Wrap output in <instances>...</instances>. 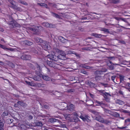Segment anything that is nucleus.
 <instances>
[{"instance_id":"nucleus-20","label":"nucleus","mask_w":130,"mask_h":130,"mask_svg":"<svg viewBox=\"0 0 130 130\" xmlns=\"http://www.w3.org/2000/svg\"><path fill=\"white\" fill-rule=\"evenodd\" d=\"M95 102L97 104L100 105L102 108H103V106H105L106 105V104L105 103L102 101L100 102L97 100H96Z\"/></svg>"},{"instance_id":"nucleus-38","label":"nucleus","mask_w":130,"mask_h":130,"mask_svg":"<svg viewBox=\"0 0 130 130\" xmlns=\"http://www.w3.org/2000/svg\"><path fill=\"white\" fill-rule=\"evenodd\" d=\"M88 84L91 87L94 86V84L91 82H88Z\"/></svg>"},{"instance_id":"nucleus-1","label":"nucleus","mask_w":130,"mask_h":130,"mask_svg":"<svg viewBox=\"0 0 130 130\" xmlns=\"http://www.w3.org/2000/svg\"><path fill=\"white\" fill-rule=\"evenodd\" d=\"M45 59H47L46 61L48 65L54 69H58L59 66H61L62 65V63L60 62L55 63L51 61H57L58 59V57L55 55L52 54L47 55L45 57Z\"/></svg>"},{"instance_id":"nucleus-29","label":"nucleus","mask_w":130,"mask_h":130,"mask_svg":"<svg viewBox=\"0 0 130 130\" xmlns=\"http://www.w3.org/2000/svg\"><path fill=\"white\" fill-rule=\"evenodd\" d=\"M68 105L66 103L63 102L61 103V106L62 107L64 108L63 109H65L66 107H67Z\"/></svg>"},{"instance_id":"nucleus-33","label":"nucleus","mask_w":130,"mask_h":130,"mask_svg":"<svg viewBox=\"0 0 130 130\" xmlns=\"http://www.w3.org/2000/svg\"><path fill=\"white\" fill-rule=\"evenodd\" d=\"M53 16L57 18L60 19V16L58 14L54 13H52Z\"/></svg>"},{"instance_id":"nucleus-39","label":"nucleus","mask_w":130,"mask_h":130,"mask_svg":"<svg viewBox=\"0 0 130 130\" xmlns=\"http://www.w3.org/2000/svg\"><path fill=\"white\" fill-rule=\"evenodd\" d=\"M82 65L83 67L85 69H89L90 67H89L88 66L85 64H82Z\"/></svg>"},{"instance_id":"nucleus-57","label":"nucleus","mask_w":130,"mask_h":130,"mask_svg":"<svg viewBox=\"0 0 130 130\" xmlns=\"http://www.w3.org/2000/svg\"><path fill=\"white\" fill-rule=\"evenodd\" d=\"M102 31H103L104 32H106V28H102L101 30Z\"/></svg>"},{"instance_id":"nucleus-55","label":"nucleus","mask_w":130,"mask_h":130,"mask_svg":"<svg viewBox=\"0 0 130 130\" xmlns=\"http://www.w3.org/2000/svg\"><path fill=\"white\" fill-rule=\"evenodd\" d=\"M120 20H122V21L125 22H126V20H125V19H123V18H120Z\"/></svg>"},{"instance_id":"nucleus-19","label":"nucleus","mask_w":130,"mask_h":130,"mask_svg":"<svg viewBox=\"0 0 130 130\" xmlns=\"http://www.w3.org/2000/svg\"><path fill=\"white\" fill-rule=\"evenodd\" d=\"M17 103L21 106L24 108L26 107H27V104L26 103H23L22 102L18 101V102Z\"/></svg>"},{"instance_id":"nucleus-28","label":"nucleus","mask_w":130,"mask_h":130,"mask_svg":"<svg viewBox=\"0 0 130 130\" xmlns=\"http://www.w3.org/2000/svg\"><path fill=\"white\" fill-rule=\"evenodd\" d=\"M42 78L44 80H45L46 81H48L50 79V78L49 77L46 76H43L42 75Z\"/></svg>"},{"instance_id":"nucleus-43","label":"nucleus","mask_w":130,"mask_h":130,"mask_svg":"<svg viewBox=\"0 0 130 130\" xmlns=\"http://www.w3.org/2000/svg\"><path fill=\"white\" fill-rule=\"evenodd\" d=\"M68 92H73L74 91V90L73 89H68L67 90Z\"/></svg>"},{"instance_id":"nucleus-46","label":"nucleus","mask_w":130,"mask_h":130,"mask_svg":"<svg viewBox=\"0 0 130 130\" xmlns=\"http://www.w3.org/2000/svg\"><path fill=\"white\" fill-rule=\"evenodd\" d=\"M127 122H128L130 123V118H128L125 120V123H126Z\"/></svg>"},{"instance_id":"nucleus-63","label":"nucleus","mask_w":130,"mask_h":130,"mask_svg":"<svg viewBox=\"0 0 130 130\" xmlns=\"http://www.w3.org/2000/svg\"><path fill=\"white\" fill-rule=\"evenodd\" d=\"M1 41H3L5 42V41L4 39L3 38H2L1 39Z\"/></svg>"},{"instance_id":"nucleus-12","label":"nucleus","mask_w":130,"mask_h":130,"mask_svg":"<svg viewBox=\"0 0 130 130\" xmlns=\"http://www.w3.org/2000/svg\"><path fill=\"white\" fill-rule=\"evenodd\" d=\"M21 58L22 59L25 60H28L30 59L31 57L29 55L24 54L22 55Z\"/></svg>"},{"instance_id":"nucleus-27","label":"nucleus","mask_w":130,"mask_h":130,"mask_svg":"<svg viewBox=\"0 0 130 130\" xmlns=\"http://www.w3.org/2000/svg\"><path fill=\"white\" fill-rule=\"evenodd\" d=\"M36 125L37 126H39L41 127L43 124L41 122H36L35 123Z\"/></svg>"},{"instance_id":"nucleus-36","label":"nucleus","mask_w":130,"mask_h":130,"mask_svg":"<svg viewBox=\"0 0 130 130\" xmlns=\"http://www.w3.org/2000/svg\"><path fill=\"white\" fill-rule=\"evenodd\" d=\"M80 121L79 119L77 117H75L74 118V121L75 122H77Z\"/></svg>"},{"instance_id":"nucleus-49","label":"nucleus","mask_w":130,"mask_h":130,"mask_svg":"<svg viewBox=\"0 0 130 130\" xmlns=\"http://www.w3.org/2000/svg\"><path fill=\"white\" fill-rule=\"evenodd\" d=\"M89 95H90V96L91 98H94V95H93V94H92L90 93H89Z\"/></svg>"},{"instance_id":"nucleus-56","label":"nucleus","mask_w":130,"mask_h":130,"mask_svg":"<svg viewBox=\"0 0 130 130\" xmlns=\"http://www.w3.org/2000/svg\"><path fill=\"white\" fill-rule=\"evenodd\" d=\"M92 112L95 114H97V112L95 111H92Z\"/></svg>"},{"instance_id":"nucleus-35","label":"nucleus","mask_w":130,"mask_h":130,"mask_svg":"<svg viewBox=\"0 0 130 130\" xmlns=\"http://www.w3.org/2000/svg\"><path fill=\"white\" fill-rule=\"evenodd\" d=\"M106 100L107 99H109V97H110L111 96V95L110 94H109L108 93H107L106 92ZM107 101V100H106V101Z\"/></svg>"},{"instance_id":"nucleus-61","label":"nucleus","mask_w":130,"mask_h":130,"mask_svg":"<svg viewBox=\"0 0 130 130\" xmlns=\"http://www.w3.org/2000/svg\"><path fill=\"white\" fill-rule=\"evenodd\" d=\"M4 63L2 61H0V64L1 65H3Z\"/></svg>"},{"instance_id":"nucleus-11","label":"nucleus","mask_w":130,"mask_h":130,"mask_svg":"<svg viewBox=\"0 0 130 130\" xmlns=\"http://www.w3.org/2000/svg\"><path fill=\"white\" fill-rule=\"evenodd\" d=\"M75 106L72 104H71L69 105H67V109L71 111H73L74 110Z\"/></svg>"},{"instance_id":"nucleus-58","label":"nucleus","mask_w":130,"mask_h":130,"mask_svg":"<svg viewBox=\"0 0 130 130\" xmlns=\"http://www.w3.org/2000/svg\"><path fill=\"white\" fill-rule=\"evenodd\" d=\"M115 19L117 20H120V18H118L117 17H115Z\"/></svg>"},{"instance_id":"nucleus-47","label":"nucleus","mask_w":130,"mask_h":130,"mask_svg":"<svg viewBox=\"0 0 130 130\" xmlns=\"http://www.w3.org/2000/svg\"><path fill=\"white\" fill-rule=\"evenodd\" d=\"M26 83L28 85H30V86H31V82H29L27 81H26Z\"/></svg>"},{"instance_id":"nucleus-53","label":"nucleus","mask_w":130,"mask_h":130,"mask_svg":"<svg viewBox=\"0 0 130 130\" xmlns=\"http://www.w3.org/2000/svg\"><path fill=\"white\" fill-rule=\"evenodd\" d=\"M8 120V121L9 120V121L10 122V123H12L13 122V120L12 119H9Z\"/></svg>"},{"instance_id":"nucleus-59","label":"nucleus","mask_w":130,"mask_h":130,"mask_svg":"<svg viewBox=\"0 0 130 130\" xmlns=\"http://www.w3.org/2000/svg\"><path fill=\"white\" fill-rule=\"evenodd\" d=\"M18 104H15L14 105V106L15 107H17L18 106Z\"/></svg>"},{"instance_id":"nucleus-37","label":"nucleus","mask_w":130,"mask_h":130,"mask_svg":"<svg viewBox=\"0 0 130 130\" xmlns=\"http://www.w3.org/2000/svg\"><path fill=\"white\" fill-rule=\"evenodd\" d=\"M37 85L39 87H43L44 86V85L41 83H39Z\"/></svg>"},{"instance_id":"nucleus-30","label":"nucleus","mask_w":130,"mask_h":130,"mask_svg":"<svg viewBox=\"0 0 130 130\" xmlns=\"http://www.w3.org/2000/svg\"><path fill=\"white\" fill-rule=\"evenodd\" d=\"M8 115V113L7 111H4L2 115V117L4 118L6 116H7Z\"/></svg>"},{"instance_id":"nucleus-44","label":"nucleus","mask_w":130,"mask_h":130,"mask_svg":"<svg viewBox=\"0 0 130 130\" xmlns=\"http://www.w3.org/2000/svg\"><path fill=\"white\" fill-rule=\"evenodd\" d=\"M116 77V76H111V79L112 80V81L113 82H115L114 80L115 79V78Z\"/></svg>"},{"instance_id":"nucleus-5","label":"nucleus","mask_w":130,"mask_h":130,"mask_svg":"<svg viewBox=\"0 0 130 130\" xmlns=\"http://www.w3.org/2000/svg\"><path fill=\"white\" fill-rule=\"evenodd\" d=\"M42 47L45 50H50L51 48V47L49 44L48 42L46 41H44L42 44Z\"/></svg>"},{"instance_id":"nucleus-40","label":"nucleus","mask_w":130,"mask_h":130,"mask_svg":"<svg viewBox=\"0 0 130 130\" xmlns=\"http://www.w3.org/2000/svg\"><path fill=\"white\" fill-rule=\"evenodd\" d=\"M20 127L22 129H25L26 128L25 125L24 124H22L20 125Z\"/></svg>"},{"instance_id":"nucleus-52","label":"nucleus","mask_w":130,"mask_h":130,"mask_svg":"<svg viewBox=\"0 0 130 130\" xmlns=\"http://www.w3.org/2000/svg\"><path fill=\"white\" fill-rule=\"evenodd\" d=\"M84 5L85 6H86L87 7H88L89 6V3H86L85 4H84Z\"/></svg>"},{"instance_id":"nucleus-64","label":"nucleus","mask_w":130,"mask_h":130,"mask_svg":"<svg viewBox=\"0 0 130 130\" xmlns=\"http://www.w3.org/2000/svg\"><path fill=\"white\" fill-rule=\"evenodd\" d=\"M83 50H87L88 49L87 48H83Z\"/></svg>"},{"instance_id":"nucleus-15","label":"nucleus","mask_w":130,"mask_h":130,"mask_svg":"<svg viewBox=\"0 0 130 130\" xmlns=\"http://www.w3.org/2000/svg\"><path fill=\"white\" fill-rule=\"evenodd\" d=\"M66 53L67 54L70 55L72 54H74L76 56L78 57L79 56V55L78 54L76 53L75 52L72 51H66Z\"/></svg>"},{"instance_id":"nucleus-26","label":"nucleus","mask_w":130,"mask_h":130,"mask_svg":"<svg viewBox=\"0 0 130 130\" xmlns=\"http://www.w3.org/2000/svg\"><path fill=\"white\" fill-rule=\"evenodd\" d=\"M37 5H39L41 6L44 7L46 8H47V5L46 4H45V3H38Z\"/></svg>"},{"instance_id":"nucleus-6","label":"nucleus","mask_w":130,"mask_h":130,"mask_svg":"<svg viewBox=\"0 0 130 130\" xmlns=\"http://www.w3.org/2000/svg\"><path fill=\"white\" fill-rule=\"evenodd\" d=\"M21 44L24 46H27L31 45L33 44V43L28 40H24L22 41L21 42Z\"/></svg>"},{"instance_id":"nucleus-3","label":"nucleus","mask_w":130,"mask_h":130,"mask_svg":"<svg viewBox=\"0 0 130 130\" xmlns=\"http://www.w3.org/2000/svg\"><path fill=\"white\" fill-rule=\"evenodd\" d=\"M106 71V70L104 71H96L94 73L95 76V79L96 81L99 80L101 79V75L103 74V73Z\"/></svg>"},{"instance_id":"nucleus-32","label":"nucleus","mask_w":130,"mask_h":130,"mask_svg":"<svg viewBox=\"0 0 130 130\" xmlns=\"http://www.w3.org/2000/svg\"><path fill=\"white\" fill-rule=\"evenodd\" d=\"M111 2L114 4H116L119 3L120 1L119 0H111Z\"/></svg>"},{"instance_id":"nucleus-31","label":"nucleus","mask_w":130,"mask_h":130,"mask_svg":"<svg viewBox=\"0 0 130 130\" xmlns=\"http://www.w3.org/2000/svg\"><path fill=\"white\" fill-rule=\"evenodd\" d=\"M59 120L54 118H52L50 119V122L51 123H54L56 122H59Z\"/></svg>"},{"instance_id":"nucleus-9","label":"nucleus","mask_w":130,"mask_h":130,"mask_svg":"<svg viewBox=\"0 0 130 130\" xmlns=\"http://www.w3.org/2000/svg\"><path fill=\"white\" fill-rule=\"evenodd\" d=\"M94 119L102 123H104L105 122L104 119L99 115L95 116L94 117Z\"/></svg>"},{"instance_id":"nucleus-10","label":"nucleus","mask_w":130,"mask_h":130,"mask_svg":"<svg viewBox=\"0 0 130 130\" xmlns=\"http://www.w3.org/2000/svg\"><path fill=\"white\" fill-rule=\"evenodd\" d=\"M31 27L29 28V30L34 32L36 31L38 28L41 27V26H38L35 25H31Z\"/></svg>"},{"instance_id":"nucleus-8","label":"nucleus","mask_w":130,"mask_h":130,"mask_svg":"<svg viewBox=\"0 0 130 130\" xmlns=\"http://www.w3.org/2000/svg\"><path fill=\"white\" fill-rule=\"evenodd\" d=\"M107 66L108 67V69H109L110 70H114V65H119L117 64H113L112 63V62L110 61H109V62L107 63Z\"/></svg>"},{"instance_id":"nucleus-22","label":"nucleus","mask_w":130,"mask_h":130,"mask_svg":"<svg viewBox=\"0 0 130 130\" xmlns=\"http://www.w3.org/2000/svg\"><path fill=\"white\" fill-rule=\"evenodd\" d=\"M4 124V122L2 120H0V130H4L3 127Z\"/></svg>"},{"instance_id":"nucleus-14","label":"nucleus","mask_w":130,"mask_h":130,"mask_svg":"<svg viewBox=\"0 0 130 130\" xmlns=\"http://www.w3.org/2000/svg\"><path fill=\"white\" fill-rule=\"evenodd\" d=\"M119 76L120 79V83H122L124 84V83L126 82L124 81L125 80V76L120 75H119Z\"/></svg>"},{"instance_id":"nucleus-50","label":"nucleus","mask_w":130,"mask_h":130,"mask_svg":"<svg viewBox=\"0 0 130 130\" xmlns=\"http://www.w3.org/2000/svg\"><path fill=\"white\" fill-rule=\"evenodd\" d=\"M0 47H1L3 49H5V48L4 46L3 45L1 44H0Z\"/></svg>"},{"instance_id":"nucleus-60","label":"nucleus","mask_w":130,"mask_h":130,"mask_svg":"<svg viewBox=\"0 0 130 130\" xmlns=\"http://www.w3.org/2000/svg\"><path fill=\"white\" fill-rule=\"evenodd\" d=\"M82 19H83V20H86V19H87V18L86 17H85L84 18H82Z\"/></svg>"},{"instance_id":"nucleus-51","label":"nucleus","mask_w":130,"mask_h":130,"mask_svg":"<svg viewBox=\"0 0 130 130\" xmlns=\"http://www.w3.org/2000/svg\"><path fill=\"white\" fill-rule=\"evenodd\" d=\"M21 115L22 116V118H24V116H25V115L24 114V113L21 112Z\"/></svg>"},{"instance_id":"nucleus-34","label":"nucleus","mask_w":130,"mask_h":130,"mask_svg":"<svg viewBox=\"0 0 130 130\" xmlns=\"http://www.w3.org/2000/svg\"><path fill=\"white\" fill-rule=\"evenodd\" d=\"M20 3H21V4L25 5L26 6H27L28 5L27 4V3H26L25 1H20Z\"/></svg>"},{"instance_id":"nucleus-17","label":"nucleus","mask_w":130,"mask_h":130,"mask_svg":"<svg viewBox=\"0 0 130 130\" xmlns=\"http://www.w3.org/2000/svg\"><path fill=\"white\" fill-rule=\"evenodd\" d=\"M125 86H122L123 87L127 89L130 92V83L128 82H125L124 84Z\"/></svg>"},{"instance_id":"nucleus-54","label":"nucleus","mask_w":130,"mask_h":130,"mask_svg":"<svg viewBox=\"0 0 130 130\" xmlns=\"http://www.w3.org/2000/svg\"><path fill=\"white\" fill-rule=\"evenodd\" d=\"M32 118V117L31 115H29L28 117V118L29 119H31Z\"/></svg>"},{"instance_id":"nucleus-2","label":"nucleus","mask_w":130,"mask_h":130,"mask_svg":"<svg viewBox=\"0 0 130 130\" xmlns=\"http://www.w3.org/2000/svg\"><path fill=\"white\" fill-rule=\"evenodd\" d=\"M36 66L38 71H36V73L37 76H35L33 77V79L35 80L39 81L41 79L42 76L41 74V69L40 66L38 64H36Z\"/></svg>"},{"instance_id":"nucleus-48","label":"nucleus","mask_w":130,"mask_h":130,"mask_svg":"<svg viewBox=\"0 0 130 130\" xmlns=\"http://www.w3.org/2000/svg\"><path fill=\"white\" fill-rule=\"evenodd\" d=\"M44 107L45 109H48L49 108V106L48 105H44Z\"/></svg>"},{"instance_id":"nucleus-13","label":"nucleus","mask_w":130,"mask_h":130,"mask_svg":"<svg viewBox=\"0 0 130 130\" xmlns=\"http://www.w3.org/2000/svg\"><path fill=\"white\" fill-rule=\"evenodd\" d=\"M8 2L11 4L10 7L12 8H16V4L15 2L13 0H8Z\"/></svg>"},{"instance_id":"nucleus-62","label":"nucleus","mask_w":130,"mask_h":130,"mask_svg":"<svg viewBox=\"0 0 130 130\" xmlns=\"http://www.w3.org/2000/svg\"><path fill=\"white\" fill-rule=\"evenodd\" d=\"M107 58L108 59H111L113 58V57H107Z\"/></svg>"},{"instance_id":"nucleus-41","label":"nucleus","mask_w":130,"mask_h":130,"mask_svg":"<svg viewBox=\"0 0 130 130\" xmlns=\"http://www.w3.org/2000/svg\"><path fill=\"white\" fill-rule=\"evenodd\" d=\"M10 66L12 68H14L15 67L14 64L13 63L11 62L9 63Z\"/></svg>"},{"instance_id":"nucleus-16","label":"nucleus","mask_w":130,"mask_h":130,"mask_svg":"<svg viewBox=\"0 0 130 130\" xmlns=\"http://www.w3.org/2000/svg\"><path fill=\"white\" fill-rule=\"evenodd\" d=\"M34 40L37 43H43L44 41L43 39L41 38H40L38 37H35Z\"/></svg>"},{"instance_id":"nucleus-7","label":"nucleus","mask_w":130,"mask_h":130,"mask_svg":"<svg viewBox=\"0 0 130 130\" xmlns=\"http://www.w3.org/2000/svg\"><path fill=\"white\" fill-rule=\"evenodd\" d=\"M8 24L9 25L12 26L13 27H19L21 26L18 23L15 21H11L9 22Z\"/></svg>"},{"instance_id":"nucleus-24","label":"nucleus","mask_w":130,"mask_h":130,"mask_svg":"<svg viewBox=\"0 0 130 130\" xmlns=\"http://www.w3.org/2000/svg\"><path fill=\"white\" fill-rule=\"evenodd\" d=\"M99 92L101 93L102 95H103L104 98L106 99V92L104 90H100Z\"/></svg>"},{"instance_id":"nucleus-4","label":"nucleus","mask_w":130,"mask_h":130,"mask_svg":"<svg viewBox=\"0 0 130 130\" xmlns=\"http://www.w3.org/2000/svg\"><path fill=\"white\" fill-rule=\"evenodd\" d=\"M79 118L84 122H90L91 121L90 117L87 115H84V116L81 115Z\"/></svg>"},{"instance_id":"nucleus-25","label":"nucleus","mask_w":130,"mask_h":130,"mask_svg":"<svg viewBox=\"0 0 130 130\" xmlns=\"http://www.w3.org/2000/svg\"><path fill=\"white\" fill-rule=\"evenodd\" d=\"M92 35L93 36L96 37L100 38L102 37V35L101 34H97L96 33H93Z\"/></svg>"},{"instance_id":"nucleus-21","label":"nucleus","mask_w":130,"mask_h":130,"mask_svg":"<svg viewBox=\"0 0 130 130\" xmlns=\"http://www.w3.org/2000/svg\"><path fill=\"white\" fill-rule=\"evenodd\" d=\"M115 102L116 104H118L120 105H122L124 104V103L123 101L119 99L116 100Z\"/></svg>"},{"instance_id":"nucleus-45","label":"nucleus","mask_w":130,"mask_h":130,"mask_svg":"<svg viewBox=\"0 0 130 130\" xmlns=\"http://www.w3.org/2000/svg\"><path fill=\"white\" fill-rule=\"evenodd\" d=\"M73 115L74 116L76 117H80V116H78V113L76 112H74L73 113Z\"/></svg>"},{"instance_id":"nucleus-18","label":"nucleus","mask_w":130,"mask_h":130,"mask_svg":"<svg viewBox=\"0 0 130 130\" xmlns=\"http://www.w3.org/2000/svg\"><path fill=\"white\" fill-rule=\"evenodd\" d=\"M43 24L44 26L47 27L53 28L54 26V25L48 23H43Z\"/></svg>"},{"instance_id":"nucleus-23","label":"nucleus","mask_w":130,"mask_h":130,"mask_svg":"<svg viewBox=\"0 0 130 130\" xmlns=\"http://www.w3.org/2000/svg\"><path fill=\"white\" fill-rule=\"evenodd\" d=\"M58 39L62 43H64L66 42L65 39L62 36H59V37Z\"/></svg>"},{"instance_id":"nucleus-42","label":"nucleus","mask_w":130,"mask_h":130,"mask_svg":"<svg viewBox=\"0 0 130 130\" xmlns=\"http://www.w3.org/2000/svg\"><path fill=\"white\" fill-rule=\"evenodd\" d=\"M81 73L85 74H87V72L83 70H81Z\"/></svg>"}]
</instances>
